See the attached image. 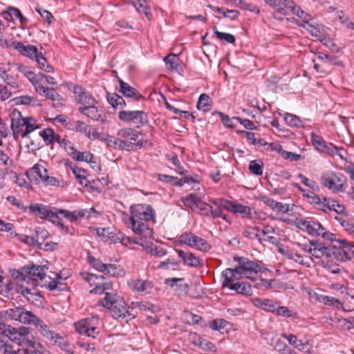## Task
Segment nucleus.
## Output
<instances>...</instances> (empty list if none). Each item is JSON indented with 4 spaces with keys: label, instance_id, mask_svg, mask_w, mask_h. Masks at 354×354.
Listing matches in <instances>:
<instances>
[{
    "label": "nucleus",
    "instance_id": "obj_45",
    "mask_svg": "<svg viewBox=\"0 0 354 354\" xmlns=\"http://www.w3.org/2000/svg\"><path fill=\"white\" fill-rule=\"evenodd\" d=\"M53 344H57L61 349L64 351L68 354H73V351L67 342L62 335H60L59 333L57 336H55L54 340L51 342Z\"/></svg>",
    "mask_w": 354,
    "mask_h": 354
},
{
    "label": "nucleus",
    "instance_id": "obj_7",
    "mask_svg": "<svg viewBox=\"0 0 354 354\" xmlns=\"http://www.w3.org/2000/svg\"><path fill=\"white\" fill-rule=\"evenodd\" d=\"M321 184L334 193L342 192L347 187V179L344 175L339 172L326 171L320 179Z\"/></svg>",
    "mask_w": 354,
    "mask_h": 354
},
{
    "label": "nucleus",
    "instance_id": "obj_53",
    "mask_svg": "<svg viewBox=\"0 0 354 354\" xmlns=\"http://www.w3.org/2000/svg\"><path fill=\"white\" fill-rule=\"evenodd\" d=\"M47 234L48 232L44 230L39 229L38 230H36L35 234L32 236L35 240L38 241L35 243L34 247H37V248L41 249L42 244L44 242L46 237H47Z\"/></svg>",
    "mask_w": 354,
    "mask_h": 354
},
{
    "label": "nucleus",
    "instance_id": "obj_50",
    "mask_svg": "<svg viewBox=\"0 0 354 354\" xmlns=\"http://www.w3.org/2000/svg\"><path fill=\"white\" fill-rule=\"evenodd\" d=\"M35 59L40 69L44 70L46 73H53V67L48 64L46 59L43 57L41 53H38L37 57H35Z\"/></svg>",
    "mask_w": 354,
    "mask_h": 354
},
{
    "label": "nucleus",
    "instance_id": "obj_37",
    "mask_svg": "<svg viewBox=\"0 0 354 354\" xmlns=\"http://www.w3.org/2000/svg\"><path fill=\"white\" fill-rule=\"evenodd\" d=\"M274 314L278 316L283 317L291 318L292 320L299 319V317L298 313L291 309H289L286 306H277L276 307Z\"/></svg>",
    "mask_w": 354,
    "mask_h": 354
},
{
    "label": "nucleus",
    "instance_id": "obj_26",
    "mask_svg": "<svg viewBox=\"0 0 354 354\" xmlns=\"http://www.w3.org/2000/svg\"><path fill=\"white\" fill-rule=\"evenodd\" d=\"M21 284H19L15 288V291L23 295L25 298H26L29 301H32V297L34 295H37V290L35 287L28 285V286H25L26 283L24 281H20Z\"/></svg>",
    "mask_w": 354,
    "mask_h": 354
},
{
    "label": "nucleus",
    "instance_id": "obj_25",
    "mask_svg": "<svg viewBox=\"0 0 354 354\" xmlns=\"http://www.w3.org/2000/svg\"><path fill=\"white\" fill-rule=\"evenodd\" d=\"M118 82L120 83L119 91L125 97L133 98L136 101H138L142 97V95L135 88L131 86L129 84L124 82L120 79H118Z\"/></svg>",
    "mask_w": 354,
    "mask_h": 354
},
{
    "label": "nucleus",
    "instance_id": "obj_21",
    "mask_svg": "<svg viewBox=\"0 0 354 354\" xmlns=\"http://www.w3.org/2000/svg\"><path fill=\"white\" fill-rule=\"evenodd\" d=\"M176 252L185 265L192 268H202L203 266V260L193 253L185 252L182 250H176Z\"/></svg>",
    "mask_w": 354,
    "mask_h": 354
},
{
    "label": "nucleus",
    "instance_id": "obj_12",
    "mask_svg": "<svg viewBox=\"0 0 354 354\" xmlns=\"http://www.w3.org/2000/svg\"><path fill=\"white\" fill-rule=\"evenodd\" d=\"M120 120L130 122L136 127H142L148 123V117L143 111H121L118 113Z\"/></svg>",
    "mask_w": 354,
    "mask_h": 354
},
{
    "label": "nucleus",
    "instance_id": "obj_34",
    "mask_svg": "<svg viewBox=\"0 0 354 354\" xmlns=\"http://www.w3.org/2000/svg\"><path fill=\"white\" fill-rule=\"evenodd\" d=\"M57 212L64 218H67L71 222H75L78 218L85 216L86 210L79 209L73 212H70L66 209H57Z\"/></svg>",
    "mask_w": 354,
    "mask_h": 354
},
{
    "label": "nucleus",
    "instance_id": "obj_54",
    "mask_svg": "<svg viewBox=\"0 0 354 354\" xmlns=\"http://www.w3.org/2000/svg\"><path fill=\"white\" fill-rule=\"evenodd\" d=\"M178 57L176 54L170 53L164 57L163 61L167 66L169 65V69L170 71H176L178 67Z\"/></svg>",
    "mask_w": 354,
    "mask_h": 354
},
{
    "label": "nucleus",
    "instance_id": "obj_36",
    "mask_svg": "<svg viewBox=\"0 0 354 354\" xmlns=\"http://www.w3.org/2000/svg\"><path fill=\"white\" fill-rule=\"evenodd\" d=\"M39 135L43 138L46 145H53L59 139V134H56L53 129L50 128L43 129L39 133Z\"/></svg>",
    "mask_w": 354,
    "mask_h": 354
},
{
    "label": "nucleus",
    "instance_id": "obj_55",
    "mask_svg": "<svg viewBox=\"0 0 354 354\" xmlns=\"http://www.w3.org/2000/svg\"><path fill=\"white\" fill-rule=\"evenodd\" d=\"M104 141L107 146L109 147L122 149V138L120 137L115 138L113 136L107 135L104 139Z\"/></svg>",
    "mask_w": 354,
    "mask_h": 354
},
{
    "label": "nucleus",
    "instance_id": "obj_62",
    "mask_svg": "<svg viewBox=\"0 0 354 354\" xmlns=\"http://www.w3.org/2000/svg\"><path fill=\"white\" fill-rule=\"evenodd\" d=\"M335 258L339 261L346 262L350 261L351 259V257L344 251L342 247H339V248L337 249L335 252H333Z\"/></svg>",
    "mask_w": 354,
    "mask_h": 354
},
{
    "label": "nucleus",
    "instance_id": "obj_48",
    "mask_svg": "<svg viewBox=\"0 0 354 354\" xmlns=\"http://www.w3.org/2000/svg\"><path fill=\"white\" fill-rule=\"evenodd\" d=\"M106 267L104 274H108L112 277H123L125 275L124 269L120 265L109 263Z\"/></svg>",
    "mask_w": 354,
    "mask_h": 354
},
{
    "label": "nucleus",
    "instance_id": "obj_22",
    "mask_svg": "<svg viewBox=\"0 0 354 354\" xmlns=\"http://www.w3.org/2000/svg\"><path fill=\"white\" fill-rule=\"evenodd\" d=\"M128 285L132 291L141 294L150 292L153 286L151 281L142 279H132L128 282Z\"/></svg>",
    "mask_w": 354,
    "mask_h": 354
},
{
    "label": "nucleus",
    "instance_id": "obj_44",
    "mask_svg": "<svg viewBox=\"0 0 354 354\" xmlns=\"http://www.w3.org/2000/svg\"><path fill=\"white\" fill-rule=\"evenodd\" d=\"M211 103L210 97L207 94L203 93L198 98L196 107L198 110L206 112L211 109Z\"/></svg>",
    "mask_w": 354,
    "mask_h": 354
},
{
    "label": "nucleus",
    "instance_id": "obj_1",
    "mask_svg": "<svg viewBox=\"0 0 354 354\" xmlns=\"http://www.w3.org/2000/svg\"><path fill=\"white\" fill-rule=\"evenodd\" d=\"M102 278V276H97L94 274H86L84 277L85 281L88 282L91 286H95V288L90 291L91 293H104L105 295L104 297L100 299L97 304L108 308L112 317L115 319H126L128 322L129 319L134 318L135 316L129 310V307L127 306L123 298L115 293L109 292L113 288V284L111 281L95 283V280Z\"/></svg>",
    "mask_w": 354,
    "mask_h": 354
},
{
    "label": "nucleus",
    "instance_id": "obj_41",
    "mask_svg": "<svg viewBox=\"0 0 354 354\" xmlns=\"http://www.w3.org/2000/svg\"><path fill=\"white\" fill-rule=\"evenodd\" d=\"M229 289L244 295H249L252 291L250 284L247 282H236L232 283L229 286Z\"/></svg>",
    "mask_w": 354,
    "mask_h": 354
},
{
    "label": "nucleus",
    "instance_id": "obj_60",
    "mask_svg": "<svg viewBox=\"0 0 354 354\" xmlns=\"http://www.w3.org/2000/svg\"><path fill=\"white\" fill-rule=\"evenodd\" d=\"M337 19L342 24L348 29L354 30V23L344 15L343 11L337 12Z\"/></svg>",
    "mask_w": 354,
    "mask_h": 354
},
{
    "label": "nucleus",
    "instance_id": "obj_15",
    "mask_svg": "<svg viewBox=\"0 0 354 354\" xmlns=\"http://www.w3.org/2000/svg\"><path fill=\"white\" fill-rule=\"evenodd\" d=\"M98 104H93L88 107H79L78 111L93 121L105 123L106 117L104 111L97 106Z\"/></svg>",
    "mask_w": 354,
    "mask_h": 354
},
{
    "label": "nucleus",
    "instance_id": "obj_58",
    "mask_svg": "<svg viewBox=\"0 0 354 354\" xmlns=\"http://www.w3.org/2000/svg\"><path fill=\"white\" fill-rule=\"evenodd\" d=\"M283 117L284 118L286 123L291 127H299L301 125V122L300 119L295 115L284 113L283 114Z\"/></svg>",
    "mask_w": 354,
    "mask_h": 354
},
{
    "label": "nucleus",
    "instance_id": "obj_17",
    "mask_svg": "<svg viewBox=\"0 0 354 354\" xmlns=\"http://www.w3.org/2000/svg\"><path fill=\"white\" fill-rule=\"evenodd\" d=\"M3 335L19 346L21 342L25 340L30 333L28 328L21 326L19 330H17L10 325H8Z\"/></svg>",
    "mask_w": 354,
    "mask_h": 354
},
{
    "label": "nucleus",
    "instance_id": "obj_13",
    "mask_svg": "<svg viewBox=\"0 0 354 354\" xmlns=\"http://www.w3.org/2000/svg\"><path fill=\"white\" fill-rule=\"evenodd\" d=\"M68 88L73 93L77 102L81 104L80 107H88L93 104H98L95 99L80 86L71 82L68 84Z\"/></svg>",
    "mask_w": 354,
    "mask_h": 354
},
{
    "label": "nucleus",
    "instance_id": "obj_5",
    "mask_svg": "<svg viewBox=\"0 0 354 354\" xmlns=\"http://www.w3.org/2000/svg\"><path fill=\"white\" fill-rule=\"evenodd\" d=\"M117 136L122 138V150L135 151L144 145L142 135L134 129H122L118 131Z\"/></svg>",
    "mask_w": 354,
    "mask_h": 354
},
{
    "label": "nucleus",
    "instance_id": "obj_9",
    "mask_svg": "<svg viewBox=\"0 0 354 354\" xmlns=\"http://www.w3.org/2000/svg\"><path fill=\"white\" fill-rule=\"evenodd\" d=\"M215 206L233 212L239 213L249 219H253L257 216L256 212H252V209L247 205H243L236 201H231L223 198L212 199L209 201Z\"/></svg>",
    "mask_w": 354,
    "mask_h": 354
},
{
    "label": "nucleus",
    "instance_id": "obj_46",
    "mask_svg": "<svg viewBox=\"0 0 354 354\" xmlns=\"http://www.w3.org/2000/svg\"><path fill=\"white\" fill-rule=\"evenodd\" d=\"M192 248H195L202 252H207L210 250L211 245L203 239L194 236L192 240Z\"/></svg>",
    "mask_w": 354,
    "mask_h": 354
},
{
    "label": "nucleus",
    "instance_id": "obj_35",
    "mask_svg": "<svg viewBox=\"0 0 354 354\" xmlns=\"http://www.w3.org/2000/svg\"><path fill=\"white\" fill-rule=\"evenodd\" d=\"M281 221L286 222L290 225H295L299 229L308 232L310 234V222L299 218L295 219L288 218H280Z\"/></svg>",
    "mask_w": 354,
    "mask_h": 354
},
{
    "label": "nucleus",
    "instance_id": "obj_38",
    "mask_svg": "<svg viewBox=\"0 0 354 354\" xmlns=\"http://www.w3.org/2000/svg\"><path fill=\"white\" fill-rule=\"evenodd\" d=\"M57 209H58L57 208H54V210L52 209L47 219H48L53 223L59 226L61 229L66 234H71L69 227L64 225L62 223V219L59 216L60 214L59 212H57Z\"/></svg>",
    "mask_w": 354,
    "mask_h": 354
},
{
    "label": "nucleus",
    "instance_id": "obj_4",
    "mask_svg": "<svg viewBox=\"0 0 354 354\" xmlns=\"http://www.w3.org/2000/svg\"><path fill=\"white\" fill-rule=\"evenodd\" d=\"M270 6L276 9L277 12L283 15L290 14L296 15L301 19L299 26L308 30L310 26L308 23V15L297 6L292 0H265Z\"/></svg>",
    "mask_w": 354,
    "mask_h": 354
},
{
    "label": "nucleus",
    "instance_id": "obj_64",
    "mask_svg": "<svg viewBox=\"0 0 354 354\" xmlns=\"http://www.w3.org/2000/svg\"><path fill=\"white\" fill-rule=\"evenodd\" d=\"M194 236L195 235L192 232L184 233L180 236L179 242L181 244H185L192 248L193 244L192 240L194 239Z\"/></svg>",
    "mask_w": 354,
    "mask_h": 354
},
{
    "label": "nucleus",
    "instance_id": "obj_2",
    "mask_svg": "<svg viewBox=\"0 0 354 354\" xmlns=\"http://www.w3.org/2000/svg\"><path fill=\"white\" fill-rule=\"evenodd\" d=\"M55 276L56 277L55 279L50 277H47L44 266L32 265L21 268L17 272L15 277L19 281H24L27 285L33 287L39 286L46 287L50 290H65L66 284L59 281L62 277L59 274H55Z\"/></svg>",
    "mask_w": 354,
    "mask_h": 354
},
{
    "label": "nucleus",
    "instance_id": "obj_51",
    "mask_svg": "<svg viewBox=\"0 0 354 354\" xmlns=\"http://www.w3.org/2000/svg\"><path fill=\"white\" fill-rule=\"evenodd\" d=\"M35 88L40 95H44L49 100L51 96H53L54 91H55L53 88H50L44 86L41 82L35 83Z\"/></svg>",
    "mask_w": 354,
    "mask_h": 354
},
{
    "label": "nucleus",
    "instance_id": "obj_11",
    "mask_svg": "<svg viewBox=\"0 0 354 354\" xmlns=\"http://www.w3.org/2000/svg\"><path fill=\"white\" fill-rule=\"evenodd\" d=\"M21 348L15 350L12 348V354H44V348L41 343L31 334L19 345Z\"/></svg>",
    "mask_w": 354,
    "mask_h": 354
},
{
    "label": "nucleus",
    "instance_id": "obj_20",
    "mask_svg": "<svg viewBox=\"0 0 354 354\" xmlns=\"http://www.w3.org/2000/svg\"><path fill=\"white\" fill-rule=\"evenodd\" d=\"M35 326L38 330V332L46 339L50 341L51 343L53 340H54L55 336L58 335L57 333L54 331L51 326L46 324L43 320H41L39 317L36 316L32 324Z\"/></svg>",
    "mask_w": 354,
    "mask_h": 354
},
{
    "label": "nucleus",
    "instance_id": "obj_16",
    "mask_svg": "<svg viewBox=\"0 0 354 354\" xmlns=\"http://www.w3.org/2000/svg\"><path fill=\"white\" fill-rule=\"evenodd\" d=\"M311 145L319 152L333 156L337 151V147L331 143H328L325 140L314 133H311Z\"/></svg>",
    "mask_w": 354,
    "mask_h": 354
},
{
    "label": "nucleus",
    "instance_id": "obj_59",
    "mask_svg": "<svg viewBox=\"0 0 354 354\" xmlns=\"http://www.w3.org/2000/svg\"><path fill=\"white\" fill-rule=\"evenodd\" d=\"M314 296L316 300L326 305L338 306L340 304L338 299H336L333 297L326 295H318L316 293L314 294Z\"/></svg>",
    "mask_w": 354,
    "mask_h": 354
},
{
    "label": "nucleus",
    "instance_id": "obj_27",
    "mask_svg": "<svg viewBox=\"0 0 354 354\" xmlns=\"http://www.w3.org/2000/svg\"><path fill=\"white\" fill-rule=\"evenodd\" d=\"M165 283L179 293L186 292L188 288V285L184 282L183 278H167Z\"/></svg>",
    "mask_w": 354,
    "mask_h": 354
},
{
    "label": "nucleus",
    "instance_id": "obj_23",
    "mask_svg": "<svg viewBox=\"0 0 354 354\" xmlns=\"http://www.w3.org/2000/svg\"><path fill=\"white\" fill-rule=\"evenodd\" d=\"M12 46L15 50L21 55H25L30 59L37 57L38 50L36 46L32 45H24L21 41H13Z\"/></svg>",
    "mask_w": 354,
    "mask_h": 354
},
{
    "label": "nucleus",
    "instance_id": "obj_40",
    "mask_svg": "<svg viewBox=\"0 0 354 354\" xmlns=\"http://www.w3.org/2000/svg\"><path fill=\"white\" fill-rule=\"evenodd\" d=\"M107 102L114 108L122 109L125 105L123 97L117 93H108L106 95Z\"/></svg>",
    "mask_w": 354,
    "mask_h": 354
},
{
    "label": "nucleus",
    "instance_id": "obj_31",
    "mask_svg": "<svg viewBox=\"0 0 354 354\" xmlns=\"http://www.w3.org/2000/svg\"><path fill=\"white\" fill-rule=\"evenodd\" d=\"M327 200L328 198L324 196H311V209L326 213Z\"/></svg>",
    "mask_w": 354,
    "mask_h": 354
},
{
    "label": "nucleus",
    "instance_id": "obj_57",
    "mask_svg": "<svg viewBox=\"0 0 354 354\" xmlns=\"http://www.w3.org/2000/svg\"><path fill=\"white\" fill-rule=\"evenodd\" d=\"M213 31L218 39L225 41L229 44H234L235 42V37L233 35L220 32L216 26L213 27Z\"/></svg>",
    "mask_w": 354,
    "mask_h": 354
},
{
    "label": "nucleus",
    "instance_id": "obj_49",
    "mask_svg": "<svg viewBox=\"0 0 354 354\" xmlns=\"http://www.w3.org/2000/svg\"><path fill=\"white\" fill-rule=\"evenodd\" d=\"M87 260L88 263L96 270L104 274L106 272V269L107 268L106 263H102L100 259H96L91 255L88 256Z\"/></svg>",
    "mask_w": 354,
    "mask_h": 354
},
{
    "label": "nucleus",
    "instance_id": "obj_30",
    "mask_svg": "<svg viewBox=\"0 0 354 354\" xmlns=\"http://www.w3.org/2000/svg\"><path fill=\"white\" fill-rule=\"evenodd\" d=\"M15 321L22 324L32 325L36 315L32 312L26 310L24 307L21 306Z\"/></svg>",
    "mask_w": 354,
    "mask_h": 354
},
{
    "label": "nucleus",
    "instance_id": "obj_39",
    "mask_svg": "<svg viewBox=\"0 0 354 354\" xmlns=\"http://www.w3.org/2000/svg\"><path fill=\"white\" fill-rule=\"evenodd\" d=\"M316 263L321 265L324 269L333 274H337L341 271L339 266L330 260L328 258L317 261Z\"/></svg>",
    "mask_w": 354,
    "mask_h": 354
},
{
    "label": "nucleus",
    "instance_id": "obj_6",
    "mask_svg": "<svg viewBox=\"0 0 354 354\" xmlns=\"http://www.w3.org/2000/svg\"><path fill=\"white\" fill-rule=\"evenodd\" d=\"M330 28L323 24H311V37L315 38L314 40L319 41L332 53H337L340 50V47L330 37Z\"/></svg>",
    "mask_w": 354,
    "mask_h": 354
},
{
    "label": "nucleus",
    "instance_id": "obj_18",
    "mask_svg": "<svg viewBox=\"0 0 354 354\" xmlns=\"http://www.w3.org/2000/svg\"><path fill=\"white\" fill-rule=\"evenodd\" d=\"M311 237H316L319 241H336L335 235L329 232L320 223L316 221H311Z\"/></svg>",
    "mask_w": 354,
    "mask_h": 354
},
{
    "label": "nucleus",
    "instance_id": "obj_8",
    "mask_svg": "<svg viewBox=\"0 0 354 354\" xmlns=\"http://www.w3.org/2000/svg\"><path fill=\"white\" fill-rule=\"evenodd\" d=\"M76 331L82 335L95 339L100 333V321L97 315H93L74 324Z\"/></svg>",
    "mask_w": 354,
    "mask_h": 354
},
{
    "label": "nucleus",
    "instance_id": "obj_24",
    "mask_svg": "<svg viewBox=\"0 0 354 354\" xmlns=\"http://www.w3.org/2000/svg\"><path fill=\"white\" fill-rule=\"evenodd\" d=\"M221 274L224 279L222 286L223 287L227 288H229L232 283H234V281L239 280L241 276V274L238 270L237 266H236L234 269L226 268L222 272Z\"/></svg>",
    "mask_w": 354,
    "mask_h": 354
},
{
    "label": "nucleus",
    "instance_id": "obj_3",
    "mask_svg": "<svg viewBox=\"0 0 354 354\" xmlns=\"http://www.w3.org/2000/svg\"><path fill=\"white\" fill-rule=\"evenodd\" d=\"M130 215L123 214L122 220L135 234H143L149 230V222H155L156 212L151 205L134 204L129 208Z\"/></svg>",
    "mask_w": 354,
    "mask_h": 354
},
{
    "label": "nucleus",
    "instance_id": "obj_42",
    "mask_svg": "<svg viewBox=\"0 0 354 354\" xmlns=\"http://www.w3.org/2000/svg\"><path fill=\"white\" fill-rule=\"evenodd\" d=\"M131 3L136 8V10L141 12H142L148 19H151V13L150 8L147 5L146 0H130Z\"/></svg>",
    "mask_w": 354,
    "mask_h": 354
},
{
    "label": "nucleus",
    "instance_id": "obj_52",
    "mask_svg": "<svg viewBox=\"0 0 354 354\" xmlns=\"http://www.w3.org/2000/svg\"><path fill=\"white\" fill-rule=\"evenodd\" d=\"M184 205L186 207L194 209L196 208L198 205V201H199L200 198H198L196 194H190L188 196L181 198Z\"/></svg>",
    "mask_w": 354,
    "mask_h": 354
},
{
    "label": "nucleus",
    "instance_id": "obj_63",
    "mask_svg": "<svg viewBox=\"0 0 354 354\" xmlns=\"http://www.w3.org/2000/svg\"><path fill=\"white\" fill-rule=\"evenodd\" d=\"M211 208L212 206L209 204L204 201H202L200 199L199 201H198V205L196 209H198L199 213L201 214L204 216H209L211 212Z\"/></svg>",
    "mask_w": 354,
    "mask_h": 354
},
{
    "label": "nucleus",
    "instance_id": "obj_19",
    "mask_svg": "<svg viewBox=\"0 0 354 354\" xmlns=\"http://www.w3.org/2000/svg\"><path fill=\"white\" fill-rule=\"evenodd\" d=\"M68 129L75 132L84 134L88 139H95L99 136V133L95 129L81 120H76L71 124Z\"/></svg>",
    "mask_w": 354,
    "mask_h": 354
},
{
    "label": "nucleus",
    "instance_id": "obj_14",
    "mask_svg": "<svg viewBox=\"0 0 354 354\" xmlns=\"http://www.w3.org/2000/svg\"><path fill=\"white\" fill-rule=\"evenodd\" d=\"M332 253L331 249L325 245L323 243L311 240V258L315 263L317 261L328 259Z\"/></svg>",
    "mask_w": 354,
    "mask_h": 354
},
{
    "label": "nucleus",
    "instance_id": "obj_56",
    "mask_svg": "<svg viewBox=\"0 0 354 354\" xmlns=\"http://www.w3.org/2000/svg\"><path fill=\"white\" fill-rule=\"evenodd\" d=\"M263 163L259 160L250 161L249 169L254 175L261 176L263 174Z\"/></svg>",
    "mask_w": 354,
    "mask_h": 354
},
{
    "label": "nucleus",
    "instance_id": "obj_28",
    "mask_svg": "<svg viewBox=\"0 0 354 354\" xmlns=\"http://www.w3.org/2000/svg\"><path fill=\"white\" fill-rule=\"evenodd\" d=\"M48 170L41 165L35 164L28 172L27 176L31 180V178H35L37 180V177L41 180L44 181L47 178Z\"/></svg>",
    "mask_w": 354,
    "mask_h": 354
},
{
    "label": "nucleus",
    "instance_id": "obj_61",
    "mask_svg": "<svg viewBox=\"0 0 354 354\" xmlns=\"http://www.w3.org/2000/svg\"><path fill=\"white\" fill-rule=\"evenodd\" d=\"M77 346L87 352H94L95 351V344L94 342H89L84 339H80L76 342Z\"/></svg>",
    "mask_w": 354,
    "mask_h": 354
},
{
    "label": "nucleus",
    "instance_id": "obj_47",
    "mask_svg": "<svg viewBox=\"0 0 354 354\" xmlns=\"http://www.w3.org/2000/svg\"><path fill=\"white\" fill-rule=\"evenodd\" d=\"M21 306L15 307L13 308H9L6 310L0 311V319L2 321L7 319H11L15 321L17 319V314L20 312Z\"/></svg>",
    "mask_w": 354,
    "mask_h": 354
},
{
    "label": "nucleus",
    "instance_id": "obj_32",
    "mask_svg": "<svg viewBox=\"0 0 354 354\" xmlns=\"http://www.w3.org/2000/svg\"><path fill=\"white\" fill-rule=\"evenodd\" d=\"M30 211L41 218H48L52 209L42 204H32L29 207Z\"/></svg>",
    "mask_w": 354,
    "mask_h": 354
},
{
    "label": "nucleus",
    "instance_id": "obj_33",
    "mask_svg": "<svg viewBox=\"0 0 354 354\" xmlns=\"http://www.w3.org/2000/svg\"><path fill=\"white\" fill-rule=\"evenodd\" d=\"M70 151V156L75 160L77 161H82V162H91V163H95V161H93L94 156L93 155L90 153L89 151H83L80 152L77 149H71Z\"/></svg>",
    "mask_w": 354,
    "mask_h": 354
},
{
    "label": "nucleus",
    "instance_id": "obj_43",
    "mask_svg": "<svg viewBox=\"0 0 354 354\" xmlns=\"http://www.w3.org/2000/svg\"><path fill=\"white\" fill-rule=\"evenodd\" d=\"M26 124L25 125L24 131L21 134L22 138H26L29 133L36 129H40L41 125L36 123V120L32 117H26Z\"/></svg>",
    "mask_w": 354,
    "mask_h": 354
},
{
    "label": "nucleus",
    "instance_id": "obj_10",
    "mask_svg": "<svg viewBox=\"0 0 354 354\" xmlns=\"http://www.w3.org/2000/svg\"><path fill=\"white\" fill-rule=\"evenodd\" d=\"M234 260L238 263L236 266L239 272L247 278H252L253 275L261 271V264L247 257H236Z\"/></svg>",
    "mask_w": 354,
    "mask_h": 354
},
{
    "label": "nucleus",
    "instance_id": "obj_29",
    "mask_svg": "<svg viewBox=\"0 0 354 354\" xmlns=\"http://www.w3.org/2000/svg\"><path fill=\"white\" fill-rule=\"evenodd\" d=\"M253 304L259 308L272 313H274L277 307V303L268 299L254 298L253 299Z\"/></svg>",
    "mask_w": 354,
    "mask_h": 354
}]
</instances>
